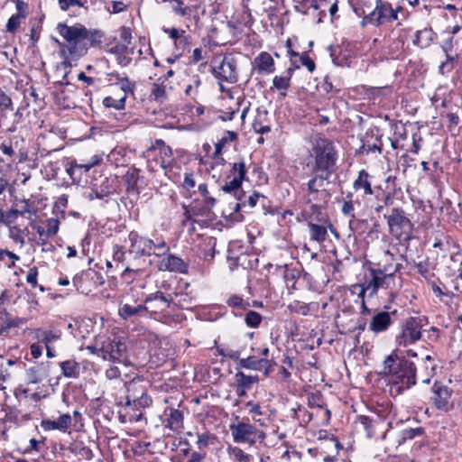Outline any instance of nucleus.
<instances>
[{
	"instance_id": "1",
	"label": "nucleus",
	"mask_w": 462,
	"mask_h": 462,
	"mask_svg": "<svg viewBox=\"0 0 462 462\" xmlns=\"http://www.w3.org/2000/svg\"><path fill=\"white\" fill-rule=\"evenodd\" d=\"M57 31L66 41V42H60L56 40L63 57L61 64L64 68H70L72 60L83 57L89 47L101 43L103 38V33L100 31L88 30L80 23L72 26L59 23Z\"/></svg>"
},
{
	"instance_id": "2",
	"label": "nucleus",
	"mask_w": 462,
	"mask_h": 462,
	"mask_svg": "<svg viewBox=\"0 0 462 462\" xmlns=\"http://www.w3.org/2000/svg\"><path fill=\"white\" fill-rule=\"evenodd\" d=\"M416 371L413 362L393 352L384 359L381 374L391 394L397 396L416 384Z\"/></svg>"
},
{
	"instance_id": "3",
	"label": "nucleus",
	"mask_w": 462,
	"mask_h": 462,
	"mask_svg": "<svg viewBox=\"0 0 462 462\" xmlns=\"http://www.w3.org/2000/svg\"><path fill=\"white\" fill-rule=\"evenodd\" d=\"M310 157L314 160L313 171L331 175L335 171L337 151L331 140L321 136L316 137L312 143Z\"/></svg>"
},
{
	"instance_id": "4",
	"label": "nucleus",
	"mask_w": 462,
	"mask_h": 462,
	"mask_svg": "<svg viewBox=\"0 0 462 462\" xmlns=\"http://www.w3.org/2000/svg\"><path fill=\"white\" fill-rule=\"evenodd\" d=\"M131 251L139 256H150L154 254L158 257L169 252V246L163 239L153 240L140 236L136 231H131L128 236Z\"/></svg>"
},
{
	"instance_id": "5",
	"label": "nucleus",
	"mask_w": 462,
	"mask_h": 462,
	"mask_svg": "<svg viewBox=\"0 0 462 462\" xmlns=\"http://www.w3.org/2000/svg\"><path fill=\"white\" fill-rule=\"evenodd\" d=\"M402 10L401 6L393 9L390 3L376 0L374 10L364 17L363 23L381 26L392 23L398 19V13Z\"/></svg>"
},
{
	"instance_id": "6",
	"label": "nucleus",
	"mask_w": 462,
	"mask_h": 462,
	"mask_svg": "<svg viewBox=\"0 0 462 462\" xmlns=\"http://www.w3.org/2000/svg\"><path fill=\"white\" fill-rule=\"evenodd\" d=\"M386 266L383 270H371L372 279L366 282L365 284L358 285L360 291L358 292L359 298L365 297L368 293L369 297L374 296L379 288L391 289L392 285L394 284V276Z\"/></svg>"
},
{
	"instance_id": "7",
	"label": "nucleus",
	"mask_w": 462,
	"mask_h": 462,
	"mask_svg": "<svg viewBox=\"0 0 462 462\" xmlns=\"http://www.w3.org/2000/svg\"><path fill=\"white\" fill-rule=\"evenodd\" d=\"M425 317H411L402 327L401 333L396 337L395 342L400 346H407L416 343L421 337V330L427 324Z\"/></svg>"
},
{
	"instance_id": "8",
	"label": "nucleus",
	"mask_w": 462,
	"mask_h": 462,
	"mask_svg": "<svg viewBox=\"0 0 462 462\" xmlns=\"http://www.w3.org/2000/svg\"><path fill=\"white\" fill-rule=\"evenodd\" d=\"M387 224L390 233L396 238L404 239L409 237L411 231V222L406 217L405 212L399 208L392 209L391 214L387 217Z\"/></svg>"
},
{
	"instance_id": "9",
	"label": "nucleus",
	"mask_w": 462,
	"mask_h": 462,
	"mask_svg": "<svg viewBox=\"0 0 462 462\" xmlns=\"http://www.w3.org/2000/svg\"><path fill=\"white\" fill-rule=\"evenodd\" d=\"M126 346L120 339L107 337L104 339V349L102 358L104 360L112 361L114 363L125 364Z\"/></svg>"
},
{
	"instance_id": "10",
	"label": "nucleus",
	"mask_w": 462,
	"mask_h": 462,
	"mask_svg": "<svg viewBox=\"0 0 462 462\" xmlns=\"http://www.w3.org/2000/svg\"><path fill=\"white\" fill-rule=\"evenodd\" d=\"M433 402L436 409L443 411H448L452 407L450 401L453 391L442 383L435 382L431 387Z\"/></svg>"
},
{
	"instance_id": "11",
	"label": "nucleus",
	"mask_w": 462,
	"mask_h": 462,
	"mask_svg": "<svg viewBox=\"0 0 462 462\" xmlns=\"http://www.w3.org/2000/svg\"><path fill=\"white\" fill-rule=\"evenodd\" d=\"M229 429L236 443H246L250 446L255 443L256 428L253 424L240 421L230 424Z\"/></svg>"
},
{
	"instance_id": "12",
	"label": "nucleus",
	"mask_w": 462,
	"mask_h": 462,
	"mask_svg": "<svg viewBox=\"0 0 462 462\" xmlns=\"http://www.w3.org/2000/svg\"><path fill=\"white\" fill-rule=\"evenodd\" d=\"M217 79L234 84L237 81L236 62L234 58L225 57L221 63L213 69Z\"/></svg>"
},
{
	"instance_id": "13",
	"label": "nucleus",
	"mask_w": 462,
	"mask_h": 462,
	"mask_svg": "<svg viewBox=\"0 0 462 462\" xmlns=\"http://www.w3.org/2000/svg\"><path fill=\"white\" fill-rule=\"evenodd\" d=\"M106 80L108 86H118L124 92V95H134L135 90V82L131 80L125 73H119L116 71L106 74Z\"/></svg>"
},
{
	"instance_id": "14",
	"label": "nucleus",
	"mask_w": 462,
	"mask_h": 462,
	"mask_svg": "<svg viewBox=\"0 0 462 462\" xmlns=\"http://www.w3.org/2000/svg\"><path fill=\"white\" fill-rule=\"evenodd\" d=\"M236 361L238 368H245L254 371H263L265 375H267L271 370L270 361L265 357L250 356L246 358L238 357Z\"/></svg>"
},
{
	"instance_id": "15",
	"label": "nucleus",
	"mask_w": 462,
	"mask_h": 462,
	"mask_svg": "<svg viewBox=\"0 0 462 462\" xmlns=\"http://www.w3.org/2000/svg\"><path fill=\"white\" fill-rule=\"evenodd\" d=\"M189 264L183 259L174 254H168L159 263V270L173 273H187Z\"/></svg>"
},
{
	"instance_id": "16",
	"label": "nucleus",
	"mask_w": 462,
	"mask_h": 462,
	"mask_svg": "<svg viewBox=\"0 0 462 462\" xmlns=\"http://www.w3.org/2000/svg\"><path fill=\"white\" fill-rule=\"evenodd\" d=\"M124 180L128 193L138 195L141 192L143 177L141 176L139 169L129 168L124 175Z\"/></svg>"
},
{
	"instance_id": "17",
	"label": "nucleus",
	"mask_w": 462,
	"mask_h": 462,
	"mask_svg": "<svg viewBox=\"0 0 462 462\" xmlns=\"http://www.w3.org/2000/svg\"><path fill=\"white\" fill-rule=\"evenodd\" d=\"M117 189V180L116 177H105L99 185L95 184V197L97 199L115 194Z\"/></svg>"
},
{
	"instance_id": "18",
	"label": "nucleus",
	"mask_w": 462,
	"mask_h": 462,
	"mask_svg": "<svg viewBox=\"0 0 462 462\" xmlns=\"http://www.w3.org/2000/svg\"><path fill=\"white\" fill-rule=\"evenodd\" d=\"M162 3H169L172 13L180 17L190 19L196 13V8L186 3V0H162Z\"/></svg>"
},
{
	"instance_id": "19",
	"label": "nucleus",
	"mask_w": 462,
	"mask_h": 462,
	"mask_svg": "<svg viewBox=\"0 0 462 462\" xmlns=\"http://www.w3.org/2000/svg\"><path fill=\"white\" fill-rule=\"evenodd\" d=\"M391 314L387 311H381L375 314L370 322V329L375 333L384 332L392 324Z\"/></svg>"
},
{
	"instance_id": "20",
	"label": "nucleus",
	"mask_w": 462,
	"mask_h": 462,
	"mask_svg": "<svg viewBox=\"0 0 462 462\" xmlns=\"http://www.w3.org/2000/svg\"><path fill=\"white\" fill-rule=\"evenodd\" d=\"M255 69L258 73L271 74L275 70V64L272 55L262 51L254 59Z\"/></svg>"
},
{
	"instance_id": "21",
	"label": "nucleus",
	"mask_w": 462,
	"mask_h": 462,
	"mask_svg": "<svg viewBox=\"0 0 462 462\" xmlns=\"http://www.w3.org/2000/svg\"><path fill=\"white\" fill-rule=\"evenodd\" d=\"M371 179L372 176L365 170L359 171L357 178L354 180L353 189L356 192L362 191L365 196L373 195Z\"/></svg>"
},
{
	"instance_id": "22",
	"label": "nucleus",
	"mask_w": 462,
	"mask_h": 462,
	"mask_svg": "<svg viewBox=\"0 0 462 462\" xmlns=\"http://www.w3.org/2000/svg\"><path fill=\"white\" fill-rule=\"evenodd\" d=\"M329 177V174L316 172V174L307 182V193L309 199H317L318 193L324 187V181L328 180Z\"/></svg>"
},
{
	"instance_id": "23",
	"label": "nucleus",
	"mask_w": 462,
	"mask_h": 462,
	"mask_svg": "<svg viewBox=\"0 0 462 462\" xmlns=\"http://www.w3.org/2000/svg\"><path fill=\"white\" fill-rule=\"evenodd\" d=\"M148 308L144 304L131 305L129 303L121 304L118 314L123 319H128L133 317L144 316Z\"/></svg>"
},
{
	"instance_id": "24",
	"label": "nucleus",
	"mask_w": 462,
	"mask_h": 462,
	"mask_svg": "<svg viewBox=\"0 0 462 462\" xmlns=\"http://www.w3.org/2000/svg\"><path fill=\"white\" fill-rule=\"evenodd\" d=\"M292 71L291 69H288L284 74L276 75L273 79V88L279 92V96L282 97L287 96V92L291 87Z\"/></svg>"
},
{
	"instance_id": "25",
	"label": "nucleus",
	"mask_w": 462,
	"mask_h": 462,
	"mask_svg": "<svg viewBox=\"0 0 462 462\" xmlns=\"http://www.w3.org/2000/svg\"><path fill=\"white\" fill-rule=\"evenodd\" d=\"M32 333L34 338L42 343L45 346L59 340L61 337V332L60 330H47L42 328L33 329Z\"/></svg>"
},
{
	"instance_id": "26",
	"label": "nucleus",
	"mask_w": 462,
	"mask_h": 462,
	"mask_svg": "<svg viewBox=\"0 0 462 462\" xmlns=\"http://www.w3.org/2000/svg\"><path fill=\"white\" fill-rule=\"evenodd\" d=\"M145 387L139 382L131 381L127 385V393L125 396L127 407H132V403L138 399L142 393H145Z\"/></svg>"
},
{
	"instance_id": "27",
	"label": "nucleus",
	"mask_w": 462,
	"mask_h": 462,
	"mask_svg": "<svg viewBox=\"0 0 462 462\" xmlns=\"http://www.w3.org/2000/svg\"><path fill=\"white\" fill-rule=\"evenodd\" d=\"M168 418L166 420V427L173 431H179L183 427L182 412L177 409L171 408L169 410Z\"/></svg>"
},
{
	"instance_id": "28",
	"label": "nucleus",
	"mask_w": 462,
	"mask_h": 462,
	"mask_svg": "<svg viewBox=\"0 0 462 462\" xmlns=\"http://www.w3.org/2000/svg\"><path fill=\"white\" fill-rule=\"evenodd\" d=\"M62 374L67 378H78L80 374V365L75 360H66L60 364Z\"/></svg>"
},
{
	"instance_id": "29",
	"label": "nucleus",
	"mask_w": 462,
	"mask_h": 462,
	"mask_svg": "<svg viewBox=\"0 0 462 462\" xmlns=\"http://www.w3.org/2000/svg\"><path fill=\"white\" fill-rule=\"evenodd\" d=\"M434 34L430 28L417 31L413 43L420 48H427L433 41Z\"/></svg>"
},
{
	"instance_id": "30",
	"label": "nucleus",
	"mask_w": 462,
	"mask_h": 462,
	"mask_svg": "<svg viewBox=\"0 0 462 462\" xmlns=\"http://www.w3.org/2000/svg\"><path fill=\"white\" fill-rule=\"evenodd\" d=\"M229 458L234 462H252L253 457L240 448L229 445L226 448Z\"/></svg>"
},
{
	"instance_id": "31",
	"label": "nucleus",
	"mask_w": 462,
	"mask_h": 462,
	"mask_svg": "<svg viewBox=\"0 0 462 462\" xmlns=\"http://www.w3.org/2000/svg\"><path fill=\"white\" fill-rule=\"evenodd\" d=\"M23 5V2L18 1L16 4L17 13L13 14L7 21L6 31L9 32H14L21 24V20L25 18V14L22 13L21 7Z\"/></svg>"
},
{
	"instance_id": "32",
	"label": "nucleus",
	"mask_w": 462,
	"mask_h": 462,
	"mask_svg": "<svg viewBox=\"0 0 462 462\" xmlns=\"http://www.w3.org/2000/svg\"><path fill=\"white\" fill-rule=\"evenodd\" d=\"M355 208H354V201H353V194L351 192L347 193L346 196V200H344L341 212L344 216H347L350 217L349 220V228L354 231V220L356 218L355 215Z\"/></svg>"
},
{
	"instance_id": "33",
	"label": "nucleus",
	"mask_w": 462,
	"mask_h": 462,
	"mask_svg": "<svg viewBox=\"0 0 462 462\" xmlns=\"http://www.w3.org/2000/svg\"><path fill=\"white\" fill-rule=\"evenodd\" d=\"M132 407H127V404H125L122 409L118 411V418L120 422L122 423H127V422H134V421H139L142 417L143 413L140 411L138 413L134 412Z\"/></svg>"
},
{
	"instance_id": "34",
	"label": "nucleus",
	"mask_w": 462,
	"mask_h": 462,
	"mask_svg": "<svg viewBox=\"0 0 462 462\" xmlns=\"http://www.w3.org/2000/svg\"><path fill=\"white\" fill-rule=\"evenodd\" d=\"M309 227L310 229V239L322 243L326 240L328 232L325 226L309 222Z\"/></svg>"
},
{
	"instance_id": "35",
	"label": "nucleus",
	"mask_w": 462,
	"mask_h": 462,
	"mask_svg": "<svg viewBox=\"0 0 462 462\" xmlns=\"http://www.w3.org/2000/svg\"><path fill=\"white\" fill-rule=\"evenodd\" d=\"M245 406L248 408V413L251 415L252 420L259 423L260 426H264L265 422L262 419L263 412L260 404L250 401L245 403Z\"/></svg>"
},
{
	"instance_id": "36",
	"label": "nucleus",
	"mask_w": 462,
	"mask_h": 462,
	"mask_svg": "<svg viewBox=\"0 0 462 462\" xmlns=\"http://www.w3.org/2000/svg\"><path fill=\"white\" fill-rule=\"evenodd\" d=\"M243 181V171H241L239 177L226 180L221 189L226 193H235V196H237L236 193L240 190Z\"/></svg>"
},
{
	"instance_id": "37",
	"label": "nucleus",
	"mask_w": 462,
	"mask_h": 462,
	"mask_svg": "<svg viewBox=\"0 0 462 462\" xmlns=\"http://www.w3.org/2000/svg\"><path fill=\"white\" fill-rule=\"evenodd\" d=\"M203 198H204V203H205V206L203 208V212H201V213L199 212L196 208H192L191 211L186 210L185 215H186L187 220H191V216H194V215H206V214L209 213L211 208L215 206V204H216L215 198L210 197L209 194L207 197H203Z\"/></svg>"
},
{
	"instance_id": "38",
	"label": "nucleus",
	"mask_w": 462,
	"mask_h": 462,
	"mask_svg": "<svg viewBox=\"0 0 462 462\" xmlns=\"http://www.w3.org/2000/svg\"><path fill=\"white\" fill-rule=\"evenodd\" d=\"M127 96L123 95L119 98H114L110 96L104 97L103 105L107 108H114L116 110H123L125 107Z\"/></svg>"
},
{
	"instance_id": "39",
	"label": "nucleus",
	"mask_w": 462,
	"mask_h": 462,
	"mask_svg": "<svg viewBox=\"0 0 462 462\" xmlns=\"http://www.w3.org/2000/svg\"><path fill=\"white\" fill-rule=\"evenodd\" d=\"M153 300H160L165 304L166 308H171L173 297L171 294L165 295L162 291H157L154 293L147 295L143 300L144 303H149Z\"/></svg>"
},
{
	"instance_id": "40",
	"label": "nucleus",
	"mask_w": 462,
	"mask_h": 462,
	"mask_svg": "<svg viewBox=\"0 0 462 462\" xmlns=\"http://www.w3.org/2000/svg\"><path fill=\"white\" fill-rule=\"evenodd\" d=\"M268 112L263 110L262 113H258V116L254 119L253 123V128L257 134H267L271 131V126L269 125H263V120L267 116Z\"/></svg>"
},
{
	"instance_id": "41",
	"label": "nucleus",
	"mask_w": 462,
	"mask_h": 462,
	"mask_svg": "<svg viewBox=\"0 0 462 462\" xmlns=\"http://www.w3.org/2000/svg\"><path fill=\"white\" fill-rule=\"evenodd\" d=\"M18 217L19 214L14 208H10L6 212L3 211V225L10 227L11 234H13L14 231L20 232V229L17 226H11V225L15 222Z\"/></svg>"
},
{
	"instance_id": "42",
	"label": "nucleus",
	"mask_w": 462,
	"mask_h": 462,
	"mask_svg": "<svg viewBox=\"0 0 462 462\" xmlns=\"http://www.w3.org/2000/svg\"><path fill=\"white\" fill-rule=\"evenodd\" d=\"M26 376L28 383L35 384L41 383L46 377V374L40 367H31L26 370Z\"/></svg>"
},
{
	"instance_id": "43",
	"label": "nucleus",
	"mask_w": 462,
	"mask_h": 462,
	"mask_svg": "<svg viewBox=\"0 0 462 462\" xmlns=\"http://www.w3.org/2000/svg\"><path fill=\"white\" fill-rule=\"evenodd\" d=\"M236 379L238 385L248 389H250L254 383L259 381L257 375H247L240 371L236 374Z\"/></svg>"
},
{
	"instance_id": "44",
	"label": "nucleus",
	"mask_w": 462,
	"mask_h": 462,
	"mask_svg": "<svg viewBox=\"0 0 462 462\" xmlns=\"http://www.w3.org/2000/svg\"><path fill=\"white\" fill-rule=\"evenodd\" d=\"M26 322V319L23 318H11L8 317L2 323L0 328V335L6 333L10 328H18Z\"/></svg>"
},
{
	"instance_id": "45",
	"label": "nucleus",
	"mask_w": 462,
	"mask_h": 462,
	"mask_svg": "<svg viewBox=\"0 0 462 462\" xmlns=\"http://www.w3.org/2000/svg\"><path fill=\"white\" fill-rule=\"evenodd\" d=\"M191 44V37L184 32L178 41L174 43L176 51L179 52V56H181L186 51H189Z\"/></svg>"
},
{
	"instance_id": "46",
	"label": "nucleus",
	"mask_w": 462,
	"mask_h": 462,
	"mask_svg": "<svg viewBox=\"0 0 462 462\" xmlns=\"http://www.w3.org/2000/svg\"><path fill=\"white\" fill-rule=\"evenodd\" d=\"M424 432L423 428L417 427V428H411L403 430L401 432L400 439L398 440V443L401 445L406 440L413 439L417 436L422 435Z\"/></svg>"
},
{
	"instance_id": "47",
	"label": "nucleus",
	"mask_w": 462,
	"mask_h": 462,
	"mask_svg": "<svg viewBox=\"0 0 462 462\" xmlns=\"http://www.w3.org/2000/svg\"><path fill=\"white\" fill-rule=\"evenodd\" d=\"M15 207L17 213L21 217H24L26 214H29L30 216L36 214V209L27 199L19 200L15 203Z\"/></svg>"
},
{
	"instance_id": "48",
	"label": "nucleus",
	"mask_w": 462,
	"mask_h": 462,
	"mask_svg": "<svg viewBox=\"0 0 462 462\" xmlns=\"http://www.w3.org/2000/svg\"><path fill=\"white\" fill-rule=\"evenodd\" d=\"M313 199H309L308 207L304 209V216L306 218L310 219V221L319 219V216L321 213V207L311 203Z\"/></svg>"
},
{
	"instance_id": "49",
	"label": "nucleus",
	"mask_w": 462,
	"mask_h": 462,
	"mask_svg": "<svg viewBox=\"0 0 462 462\" xmlns=\"http://www.w3.org/2000/svg\"><path fill=\"white\" fill-rule=\"evenodd\" d=\"M151 97L157 102H163L167 97L165 86L160 83H153L151 89Z\"/></svg>"
},
{
	"instance_id": "50",
	"label": "nucleus",
	"mask_w": 462,
	"mask_h": 462,
	"mask_svg": "<svg viewBox=\"0 0 462 462\" xmlns=\"http://www.w3.org/2000/svg\"><path fill=\"white\" fill-rule=\"evenodd\" d=\"M17 260H19L17 254L6 249L0 248V262H4L7 267H14Z\"/></svg>"
},
{
	"instance_id": "51",
	"label": "nucleus",
	"mask_w": 462,
	"mask_h": 462,
	"mask_svg": "<svg viewBox=\"0 0 462 462\" xmlns=\"http://www.w3.org/2000/svg\"><path fill=\"white\" fill-rule=\"evenodd\" d=\"M66 172L74 183H79L81 180L83 172L77 168V162L75 160L69 163Z\"/></svg>"
},
{
	"instance_id": "52",
	"label": "nucleus",
	"mask_w": 462,
	"mask_h": 462,
	"mask_svg": "<svg viewBox=\"0 0 462 462\" xmlns=\"http://www.w3.org/2000/svg\"><path fill=\"white\" fill-rule=\"evenodd\" d=\"M262 320V315L254 310H249L245 314V324L250 328H258Z\"/></svg>"
},
{
	"instance_id": "53",
	"label": "nucleus",
	"mask_w": 462,
	"mask_h": 462,
	"mask_svg": "<svg viewBox=\"0 0 462 462\" xmlns=\"http://www.w3.org/2000/svg\"><path fill=\"white\" fill-rule=\"evenodd\" d=\"M151 404H152V399H151V397L147 394V393H142V395H140V396L138 397V399H136V400L132 403V409H133V411H139L140 409L147 408V407H149Z\"/></svg>"
},
{
	"instance_id": "54",
	"label": "nucleus",
	"mask_w": 462,
	"mask_h": 462,
	"mask_svg": "<svg viewBox=\"0 0 462 462\" xmlns=\"http://www.w3.org/2000/svg\"><path fill=\"white\" fill-rule=\"evenodd\" d=\"M288 309L291 312L301 314L304 316L308 315V313L310 312V310L309 304L300 301V300H295V301L291 302V304H289Z\"/></svg>"
},
{
	"instance_id": "55",
	"label": "nucleus",
	"mask_w": 462,
	"mask_h": 462,
	"mask_svg": "<svg viewBox=\"0 0 462 462\" xmlns=\"http://www.w3.org/2000/svg\"><path fill=\"white\" fill-rule=\"evenodd\" d=\"M88 0H58L59 6L62 11H68L71 6L84 7L86 6Z\"/></svg>"
},
{
	"instance_id": "56",
	"label": "nucleus",
	"mask_w": 462,
	"mask_h": 462,
	"mask_svg": "<svg viewBox=\"0 0 462 462\" xmlns=\"http://www.w3.org/2000/svg\"><path fill=\"white\" fill-rule=\"evenodd\" d=\"M13 101L11 97L0 88V112H5L6 110H13Z\"/></svg>"
},
{
	"instance_id": "57",
	"label": "nucleus",
	"mask_w": 462,
	"mask_h": 462,
	"mask_svg": "<svg viewBox=\"0 0 462 462\" xmlns=\"http://www.w3.org/2000/svg\"><path fill=\"white\" fill-rule=\"evenodd\" d=\"M259 198L260 194L256 192H254L252 195H250L247 200H242V198L238 196L237 199L240 202L236 204L234 208L235 211H238L242 207H245L246 203H248L251 208H254L257 204Z\"/></svg>"
},
{
	"instance_id": "58",
	"label": "nucleus",
	"mask_w": 462,
	"mask_h": 462,
	"mask_svg": "<svg viewBox=\"0 0 462 462\" xmlns=\"http://www.w3.org/2000/svg\"><path fill=\"white\" fill-rule=\"evenodd\" d=\"M213 440H215V437L208 432H205L198 435L196 445L198 446L199 449L202 450L208 448L213 442Z\"/></svg>"
},
{
	"instance_id": "59",
	"label": "nucleus",
	"mask_w": 462,
	"mask_h": 462,
	"mask_svg": "<svg viewBox=\"0 0 462 462\" xmlns=\"http://www.w3.org/2000/svg\"><path fill=\"white\" fill-rule=\"evenodd\" d=\"M446 54V60L441 62L439 67V72L444 75L450 72L454 69V58L448 53V50L444 48Z\"/></svg>"
},
{
	"instance_id": "60",
	"label": "nucleus",
	"mask_w": 462,
	"mask_h": 462,
	"mask_svg": "<svg viewBox=\"0 0 462 462\" xmlns=\"http://www.w3.org/2000/svg\"><path fill=\"white\" fill-rule=\"evenodd\" d=\"M377 143H370L369 141H365L362 144V146L360 147V150L362 152H365V153H370V152H379L381 153L382 152V143L380 142L379 139H376Z\"/></svg>"
},
{
	"instance_id": "61",
	"label": "nucleus",
	"mask_w": 462,
	"mask_h": 462,
	"mask_svg": "<svg viewBox=\"0 0 462 462\" xmlns=\"http://www.w3.org/2000/svg\"><path fill=\"white\" fill-rule=\"evenodd\" d=\"M101 161V158L98 155H94L88 162L79 163L77 162V168L79 171H82L83 173L88 172L94 166L97 165Z\"/></svg>"
},
{
	"instance_id": "62",
	"label": "nucleus",
	"mask_w": 462,
	"mask_h": 462,
	"mask_svg": "<svg viewBox=\"0 0 462 462\" xmlns=\"http://www.w3.org/2000/svg\"><path fill=\"white\" fill-rule=\"evenodd\" d=\"M59 226L60 221L58 218L51 217L47 219L45 226L47 236H51V237L55 236L59 231Z\"/></svg>"
},
{
	"instance_id": "63",
	"label": "nucleus",
	"mask_w": 462,
	"mask_h": 462,
	"mask_svg": "<svg viewBox=\"0 0 462 462\" xmlns=\"http://www.w3.org/2000/svg\"><path fill=\"white\" fill-rule=\"evenodd\" d=\"M133 51L127 48L125 51L116 57V61L121 67L128 66L132 61Z\"/></svg>"
},
{
	"instance_id": "64",
	"label": "nucleus",
	"mask_w": 462,
	"mask_h": 462,
	"mask_svg": "<svg viewBox=\"0 0 462 462\" xmlns=\"http://www.w3.org/2000/svg\"><path fill=\"white\" fill-rule=\"evenodd\" d=\"M227 304L232 308L245 309L249 303L245 302L244 299L237 295H233L227 300Z\"/></svg>"
}]
</instances>
